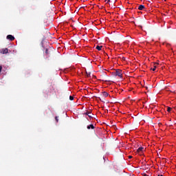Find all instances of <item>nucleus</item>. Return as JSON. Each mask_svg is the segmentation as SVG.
<instances>
[{"instance_id":"obj_10","label":"nucleus","mask_w":176,"mask_h":176,"mask_svg":"<svg viewBox=\"0 0 176 176\" xmlns=\"http://www.w3.org/2000/svg\"><path fill=\"white\" fill-rule=\"evenodd\" d=\"M69 100H70V101H74V96H69Z\"/></svg>"},{"instance_id":"obj_2","label":"nucleus","mask_w":176,"mask_h":176,"mask_svg":"<svg viewBox=\"0 0 176 176\" xmlns=\"http://www.w3.org/2000/svg\"><path fill=\"white\" fill-rule=\"evenodd\" d=\"M1 54H8L9 53V50L8 48H3L0 50Z\"/></svg>"},{"instance_id":"obj_18","label":"nucleus","mask_w":176,"mask_h":176,"mask_svg":"<svg viewBox=\"0 0 176 176\" xmlns=\"http://www.w3.org/2000/svg\"><path fill=\"white\" fill-rule=\"evenodd\" d=\"M122 60H126V58L122 57Z\"/></svg>"},{"instance_id":"obj_17","label":"nucleus","mask_w":176,"mask_h":176,"mask_svg":"<svg viewBox=\"0 0 176 176\" xmlns=\"http://www.w3.org/2000/svg\"><path fill=\"white\" fill-rule=\"evenodd\" d=\"M107 3H109V2H111V0H105V2H107Z\"/></svg>"},{"instance_id":"obj_3","label":"nucleus","mask_w":176,"mask_h":176,"mask_svg":"<svg viewBox=\"0 0 176 176\" xmlns=\"http://www.w3.org/2000/svg\"><path fill=\"white\" fill-rule=\"evenodd\" d=\"M7 39L9 41H14V36H13L12 34H9L7 36Z\"/></svg>"},{"instance_id":"obj_20","label":"nucleus","mask_w":176,"mask_h":176,"mask_svg":"<svg viewBox=\"0 0 176 176\" xmlns=\"http://www.w3.org/2000/svg\"><path fill=\"white\" fill-rule=\"evenodd\" d=\"M103 80L107 81V80Z\"/></svg>"},{"instance_id":"obj_19","label":"nucleus","mask_w":176,"mask_h":176,"mask_svg":"<svg viewBox=\"0 0 176 176\" xmlns=\"http://www.w3.org/2000/svg\"><path fill=\"white\" fill-rule=\"evenodd\" d=\"M131 157H132V156H129V159H131Z\"/></svg>"},{"instance_id":"obj_15","label":"nucleus","mask_w":176,"mask_h":176,"mask_svg":"<svg viewBox=\"0 0 176 176\" xmlns=\"http://www.w3.org/2000/svg\"><path fill=\"white\" fill-rule=\"evenodd\" d=\"M86 74H87V76L89 78V76H90V72L89 73L86 72Z\"/></svg>"},{"instance_id":"obj_12","label":"nucleus","mask_w":176,"mask_h":176,"mask_svg":"<svg viewBox=\"0 0 176 176\" xmlns=\"http://www.w3.org/2000/svg\"><path fill=\"white\" fill-rule=\"evenodd\" d=\"M156 68H157V66L155 65L153 69H152V71H156Z\"/></svg>"},{"instance_id":"obj_6","label":"nucleus","mask_w":176,"mask_h":176,"mask_svg":"<svg viewBox=\"0 0 176 176\" xmlns=\"http://www.w3.org/2000/svg\"><path fill=\"white\" fill-rule=\"evenodd\" d=\"M143 9H145V6L144 5H140L138 7L139 10H142Z\"/></svg>"},{"instance_id":"obj_21","label":"nucleus","mask_w":176,"mask_h":176,"mask_svg":"<svg viewBox=\"0 0 176 176\" xmlns=\"http://www.w3.org/2000/svg\"><path fill=\"white\" fill-rule=\"evenodd\" d=\"M165 1H167V0H164Z\"/></svg>"},{"instance_id":"obj_9","label":"nucleus","mask_w":176,"mask_h":176,"mask_svg":"<svg viewBox=\"0 0 176 176\" xmlns=\"http://www.w3.org/2000/svg\"><path fill=\"white\" fill-rule=\"evenodd\" d=\"M108 96H109L108 92H105V91L103 92V97L107 98L108 97Z\"/></svg>"},{"instance_id":"obj_5","label":"nucleus","mask_w":176,"mask_h":176,"mask_svg":"<svg viewBox=\"0 0 176 176\" xmlns=\"http://www.w3.org/2000/svg\"><path fill=\"white\" fill-rule=\"evenodd\" d=\"M137 152L140 153V152H144V147H139L137 150Z\"/></svg>"},{"instance_id":"obj_11","label":"nucleus","mask_w":176,"mask_h":176,"mask_svg":"<svg viewBox=\"0 0 176 176\" xmlns=\"http://www.w3.org/2000/svg\"><path fill=\"white\" fill-rule=\"evenodd\" d=\"M173 109L171 108V107H167V111H168V112H171V110H172Z\"/></svg>"},{"instance_id":"obj_4","label":"nucleus","mask_w":176,"mask_h":176,"mask_svg":"<svg viewBox=\"0 0 176 176\" xmlns=\"http://www.w3.org/2000/svg\"><path fill=\"white\" fill-rule=\"evenodd\" d=\"M87 129H88V130H90V129H91L92 130H94V129H96V127L94 126V125L93 124H91L90 125H88L87 126Z\"/></svg>"},{"instance_id":"obj_7","label":"nucleus","mask_w":176,"mask_h":176,"mask_svg":"<svg viewBox=\"0 0 176 176\" xmlns=\"http://www.w3.org/2000/svg\"><path fill=\"white\" fill-rule=\"evenodd\" d=\"M85 115H87V116H89V118H93V116H91V113L90 111H87Z\"/></svg>"},{"instance_id":"obj_8","label":"nucleus","mask_w":176,"mask_h":176,"mask_svg":"<svg viewBox=\"0 0 176 176\" xmlns=\"http://www.w3.org/2000/svg\"><path fill=\"white\" fill-rule=\"evenodd\" d=\"M96 49H97V50H102V45H97L96 46Z\"/></svg>"},{"instance_id":"obj_13","label":"nucleus","mask_w":176,"mask_h":176,"mask_svg":"<svg viewBox=\"0 0 176 176\" xmlns=\"http://www.w3.org/2000/svg\"><path fill=\"white\" fill-rule=\"evenodd\" d=\"M55 120H56V122L57 123H58V117L56 116V117H55Z\"/></svg>"},{"instance_id":"obj_1","label":"nucleus","mask_w":176,"mask_h":176,"mask_svg":"<svg viewBox=\"0 0 176 176\" xmlns=\"http://www.w3.org/2000/svg\"><path fill=\"white\" fill-rule=\"evenodd\" d=\"M115 75H116V76H119V78H122L123 74H122V70L117 69L116 71Z\"/></svg>"},{"instance_id":"obj_14","label":"nucleus","mask_w":176,"mask_h":176,"mask_svg":"<svg viewBox=\"0 0 176 176\" xmlns=\"http://www.w3.org/2000/svg\"><path fill=\"white\" fill-rule=\"evenodd\" d=\"M45 54H49V50L45 49Z\"/></svg>"},{"instance_id":"obj_16","label":"nucleus","mask_w":176,"mask_h":176,"mask_svg":"<svg viewBox=\"0 0 176 176\" xmlns=\"http://www.w3.org/2000/svg\"><path fill=\"white\" fill-rule=\"evenodd\" d=\"M2 72V66H0V74Z\"/></svg>"}]
</instances>
